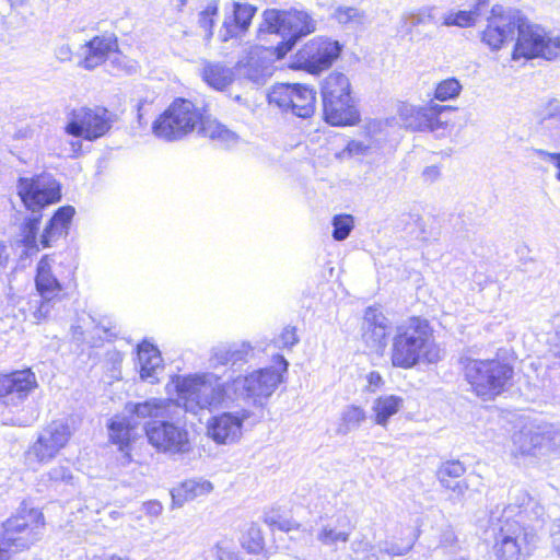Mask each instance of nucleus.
I'll list each match as a JSON object with an SVG mask.
<instances>
[{"mask_svg":"<svg viewBox=\"0 0 560 560\" xmlns=\"http://www.w3.org/2000/svg\"><path fill=\"white\" fill-rule=\"evenodd\" d=\"M37 295L39 300V307L34 313L36 318L45 317L49 312V303L55 299H61L63 287L60 282H35Z\"/></svg>","mask_w":560,"mask_h":560,"instance_id":"c9c22d12","label":"nucleus"},{"mask_svg":"<svg viewBox=\"0 0 560 560\" xmlns=\"http://www.w3.org/2000/svg\"><path fill=\"white\" fill-rule=\"evenodd\" d=\"M110 360L113 362V369H112V377L113 378H120V363H121V357L118 352H115L112 354Z\"/></svg>","mask_w":560,"mask_h":560,"instance_id":"69168bd1","label":"nucleus"},{"mask_svg":"<svg viewBox=\"0 0 560 560\" xmlns=\"http://www.w3.org/2000/svg\"><path fill=\"white\" fill-rule=\"evenodd\" d=\"M513 445L521 454H530L534 450L542 446L545 438L532 429L524 428L513 434Z\"/></svg>","mask_w":560,"mask_h":560,"instance_id":"e433bc0d","label":"nucleus"},{"mask_svg":"<svg viewBox=\"0 0 560 560\" xmlns=\"http://www.w3.org/2000/svg\"><path fill=\"white\" fill-rule=\"evenodd\" d=\"M350 549L362 560H378L377 546L364 535L355 537L350 544Z\"/></svg>","mask_w":560,"mask_h":560,"instance_id":"c03bdc74","label":"nucleus"},{"mask_svg":"<svg viewBox=\"0 0 560 560\" xmlns=\"http://www.w3.org/2000/svg\"><path fill=\"white\" fill-rule=\"evenodd\" d=\"M219 12V3L215 0L209 1L199 12L198 24L205 31V37L210 39L213 35L214 20Z\"/></svg>","mask_w":560,"mask_h":560,"instance_id":"79ce46f5","label":"nucleus"},{"mask_svg":"<svg viewBox=\"0 0 560 560\" xmlns=\"http://www.w3.org/2000/svg\"><path fill=\"white\" fill-rule=\"evenodd\" d=\"M330 18L338 25L348 31H357L366 22L363 10L351 5H337L332 9Z\"/></svg>","mask_w":560,"mask_h":560,"instance_id":"c756f323","label":"nucleus"},{"mask_svg":"<svg viewBox=\"0 0 560 560\" xmlns=\"http://www.w3.org/2000/svg\"><path fill=\"white\" fill-rule=\"evenodd\" d=\"M110 440L119 444L120 450L127 445L131 439L132 428L130 422L126 418H115L112 420L109 427Z\"/></svg>","mask_w":560,"mask_h":560,"instance_id":"58836bf2","label":"nucleus"},{"mask_svg":"<svg viewBox=\"0 0 560 560\" xmlns=\"http://www.w3.org/2000/svg\"><path fill=\"white\" fill-rule=\"evenodd\" d=\"M440 482L444 488L453 491L457 495H463L466 492V490L468 489V485L464 480L450 479V480H444V481H440Z\"/></svg>","mask_w":560,"mask_h":560,"instance_id":"13d9d810","label":"nucleus"},{"mask_svg":"<svg viewBox=\"0 0 560 560\" xmlns=\"http://www.w3.org/2000/svg\"><path fill=\"white\" fill-rule=\"evenodd\" d=\"M402 398L396 395H384L376 398L371 408L375 423L386 427L390 417L396 415L402 408Z\"/></svg>","mask_w":560,"mask_h":560,"instance_id":"7c9ffc66","label":"nucleus"},{"mask_svg":"<svg viewBox=\"0 0 560 560\" xmlns=\"http://www.w3.org/2000/svg\"><path fill=\"white\" fill-rule=\"evenodd\" d=\"M48 477L52 481L69 483L72 480V474L67 466H56L49 470Z\"/></svg>","mask_w":560,"mask_h":560,"instance_id":"5fc2aeb1","label":"nucleus"},{"mask_svg":"<svg viewBox=\"0 0 560 560\" xmlns=\"http://www.w3.org/2000/svg\"><path fill=\"white\" fill-rule=\"evenodd\" d=\"M201 122V114L194 103L177 98L153 122L152 131L160 139L175 141L192 132Z\"/></svg>","mask_w":560,"mask_h":560,"instance_id":"1a4fd4ad","label":"nucleus"},{"mask_svg":"<svg viewBox=\"0 0 560 560\" xmlns=\"http://www.w3.org/2000/svg\"><path fill=\"white\" fill-rule=\"evenodd\" d=\"M56 56L59 60H69L70 57H71V49L68 45H61L57 51H56Z\"/></svg>","mask_w":560,"mask_h":560,"instance_id":"774afa93","label":"nucleus"},{"mask_svg":"<svg viewBox=\"0 0 560 560\" xmlns=\"http://www.w3.org/2000/svg\"><path fill=\"white\" fill-rule=\"evenodd\" d=\"M354 529L350 517L346 514H339L324 520L316 529V540L328 548L337 550L340 545L350 541V536Z\"/></svg>","mask_w":560,"mask_h":560,"instance_id":"aec40b11","label":"nucleus"},{"mask_svg":"<svg viewBox=\"0 0 560 560\" xmlns=\"http://www.w3.org/2000/svg\"><path fill=\"white\" fill-rule=\"evenodd\" d=\"M365 380L368 383L366 389L369 392L374 393L384 386V380L380 372L377 371H371L370 373H368Z\"/></svg>","mask_w":560,"mask_h":560,"instance_id":"4d7b16f0","label":"nucleus"},{"mask_svg":"<svg viewBox=\"0 0 560 560\" xmlns=\"http://www.w3.org/2000/svg\"><path fill=\"white\" fill-rule=\"evenodd\" d=\"M409 544L399 545L393 540H384L377 544V553L387 555L389 557H399L406 555L410 550Z\"/></svg>","mask_w":560,"mask_h":560,"instance_id":"3c124183","label":"nucleus"},{"mask_svg":"<svg viewBox=\"0 0 560 560\" xmlns=\"http://www.w3.org/2000/svg\"><path fill=\"white\" fill-rule=\"evenodd\" d=\"M465 470V466L459 460H450L440 467L438 477L440 481L458 479L464 475Z\"/></svg>","mask_w":560,"mask_h":560,"instance_id":"09e8293b","label":"nucleus"},{"mask_svg":"<svg viewBox=\"0 0 560 560\" xmlns=\"http://www.w3.org/2000/svg\"><path fill=\"white\" fill-rule=\"evenodd\" d=\"M74 213L75 210L72 206L60 207L55 212L40 235L39 243L43 248L51 246L52 243L67 235Z\"/></svg>","mask_w":560,"mask_h":560,"instance_id":"a878e982","label":"nucleus"},{"mask_svg":"<svg viewBox=\"0 0 560 560\" xmlns=\"http://www.w3.org/2000/svg\"><path fill=\"white\" fill-rule=\"evenodd\" d=\"M435 8L434 7H424L419 9L417 12L410 14V24L411 26H417L420 24L428 23H436L434 15Z\"/></svg>","mask_w":560,"mask_h":560,"instance_id":"864d4df0","label":"nucleus"},{"mask_svg":"<svg viewBox=\"0 0 560 560\" xmlns=\"http://www.w3.org/2000/svg\"><path fill=\"white\" fill-rule=\"evenodd\" d=\"M463 364L465 378L472 392L485 400L493 399L504 392L513 376L512 366L495 359L466 358Z\"/></svg>","mask_w":560,"mask_h":560,"instance_id":"39448f33","label":"nucleus"},{"mask_svg":"<svg viewBox=\"0 0 560 560\" xmlns=\"http://www.w3.org/2000/svg\"><path fill=\"white\" fill-rule=\"evenodd\" d=\"M448 109L447 106L430 103L427 104L428 121L423 126V131H431L438 136H443L447 129V121L441 119L443 112Z\"/></svg>","mask_w":560,"mask_h":560,"instance_id":"4c0bfd02","label":"nucleus"},{"mask_svg":"<svg viewBox=\"0 0 560 560\" xmlns=\"http://www.w3.org/2000/svg\"><path fill=\"white\" fill-rule=\"evenodd\" d=\"M162 362L161 353L156 347L148 342L138 346V365L142 381L150 384L159 382L163 372Z\"/></svg>","mask_w":560,"mask_h":560,"instance_id":"393cba45","label":"nucleus"},{"mask_svg":"<svg viewBox=\"0 0 560 560\" xmlns=\"http://www.w3.org/2000/svg\"><path fill=\"white\" fill-rule=\"evenodd\" d=\"M79 55L82 58L79 65L86 70L97 68L107 58H112L110 62L117 65L118 70L129 72L133 68L127 66L126 57L118 54V42L114 34L94 36L80 47Z\"/></svg>","mask_w":560,"mask_h":560,"instance_id":"dca6fc26","label":"nucleus"},{"mask_svg":"<svg viewBox=\"0 0 560 560\" xmlns=\"http://www.w3.org/2000/svg\"><path fill=\"white\" fill-rule=\"evenodd\" d=\"M538 154L544 161L550 162L557 167L558 173L556 177L558 180H560V153H551L548 151L540 150L538 151Z\"/></svg>","mask_w":560,"mask_h":560,"instance_id":"bf43d9fd","label":"nucleus"},{"mask_svg":"<svg viewBox=\"0 0 560 560\" xmlns=\"http://www.w3.org/2000/svg\"><path fill=\"white\" fill-rule=\"evenodd\" d=\"M443 355L427 319L411 317L397 327L390 347L393 366L408 370L420 364H435Z\"/></svg>","mask_w":560,"mask_h":560,"instance_id":"f03ea898","label":"nucleus"},{"mask_svg":"<svg viewBox=\"0 0 560 560\" xmlns=\"http://www.w3.org/2000/svg\"><path fill=\"white\" fill-rule=\"evenodd\" d=\"M240 71L244 78L257 85H262L272 75L273 67L271 52L264 47L253 48L246 60L241 65Z\"/></svg>","mask_w":560,"mask_h":560,"instance_id":"412c9836","label":"nucleus"},{"mask_svg":"<svg viewBox=\"0 0 560 560\" xmlns=\"http://www.w3.org/2000/svg\"><path fill=\"white\" fill-rule=\"evenodd\" d=\"M541 124L546 129L560 136V103L557 100L550 101L541 113Z\"/></svg>","mask_w":560,"mask_h":560,"instance_id":"37998d69","label":"nucleus"},{"mask_svg":"<svg viewBox=\"0 0 560 560\" xmlns=\"http://www.w3.org/2000/svg\"><path fill=\"white\" fill-rule=\"evenodd\" d=\"M264 24L269 33L278 34L283 39L277 47L279 57H283L301 37L314 32L316 27L310 14L299 10H266Z\"/></svg>","mask_w":560,"mask_h":560,"instance_id":"6e6552de","label":"nucleus"},{"mask_svg":"<svg viewBox=\"0 0 560 560\" xmlns=\"http://www.w3.org/2000/svg\"><path fill=\"white\" fill-rule=\"evenodd\" d=\"M213 490V485L203 478L188 479L171 491L173 508H180L186 502L208 495Z\"/></svg>","mask_w":560,"mask_h":560,"instance_id":"cd10ccee","label":"nucleus"},{"mask_svg":"<svg viewBox=\"0 0 560 560\" xmlns=\"http://www.w3.org/2000/svg\"><path fill=\"white\" fill-rule=\"evenodd\" d=\"M230 364L232 366L248 362L254 357V349L247 342L229 343Z\"/></svg>","mask_w":560,"mask_h":560,"instance_id":"de8ad7c7","label":"nucleus"},{"mask_svg":"<svg viewBox=\"0 0 560 560\" xmlns=\"http://www.w3.org/2000/svg\"><path fill=\"white\" fill-rule=\"evenodd\" d=\"M214 549L217 560H238V557L234 551L221 545H217Z\"/></svg>","mask_w":560,"mask_h":560,"instance_id":"e2e57ef3","label":"nucleus"},{"mask_svg":"<svg viewBox=\"0 0 560 560\" xmlns=\"http://www.w3.org/2000/svg\"><path fill=\"white\" fill-rule=\"evenodd\" d=\"M520 22V11L505 9L500 4L493 5L486 27L480 32L481 43L491 51H499L504 44L514 39Z\"/></svg>","mask_w":560,"mask_h":560,"instance_id":"ddd939ff","label":"nucleus"},{"mask_svg":"<svg viewBox=\"0 0 560 560\" xmlns=\"http://www.w3.org/2000/svg\"><path fill=\"white\" fill-rule=\"evenodd\" d=\"M388 326V319L378 307L370 306L365 310L362 330L363 338L368 343L381 345L387 335Z\"/></svg>","mask_w":560,"mask_h":560,"instance_id":"bb28decb","label":"nucleus"},{"mask_svg":"<svg viewBox=\"0 0 560 560\" xmlns=\"http://www.w3.org/2000/svg\"><path fill=\"white\" fill-rule=\"evenodd\" d=\"M142 509L147 515L159 516L163 511V505L155 500L147 501L143 503Z\"/></svg>","mask_w":560,"mask_h":560,"instance_id":"052dcab7","label":"nucleus"},{"mask_svg":"<svg viewBox=\"0 0 560 560\" xmlns=\"http://www.w3.org/2000/svg\"><path fill=\"white\" fill-rule=\"evenodd\" d=\"M474 11L460 10L444 14L442 24L445 26L470 27L475 25Z\"/></svg>","mask_w":560,"mask_h":560,"instance_id":"49530a36","label":"nucleus"},{"mask_svg":"<svg viewBox=\"0 0 560 560\" xmlns=\"http://www.w3.org/2000/svg\"><path fill=\"white\" fill-rule=\"evenodd\" d=\"M249 411H224L211 417L207 422V435L218 445H232L243 435V423Z\"/></svg>","mask_w":560,"mask_h":560,"instance_id":"f3484780","label":"nucleus"},{"mask_svg":"<svg viewBox=\"0 0 560 560\" xmlns=\"http://www.w3.org/2000/svg\"><path fill=\"white\" fill-rule=\"evenodd\" d=\"M340 52L341 45L339 42L317 37L310 40L295 54L292 68L317 74L328 69Z\"/></svg>","mask_w":560,"mask_h":560,"instance_id":"2eb2a0df","label":"nucleus"},{"mask_svg":"<svg viewBox=\"0 0 560 560\" xmlns=\"http://www.w3.org/2000/svg\"><path fill=\"white\" fill-rule=\"evenodd\" d=\"M422 176L425 182H434L440 177V168L435 165L428 166L423 170Z\"/></svg>","mask_w":560,"mask_h":560,"instance_id":"0e129e2a","label":"nucleus"},{"mask_svg":"<svg viewBox=\"0 0 560 560\" xmlns=\"http://www.w3.org/2000/svg\"><path fill=\"white\" fill-rule=\"evenodd\" d=\"M462 90L463 86L457 79L448 78L436 84L434 98L440 102L452 101L459 96Z\"/></svg>","mask_w":560,"mask_h":560,"instance_id":"ea45409f","label":"nucleus"},{"mask_svg":"<svg viewBox=\"0 0 560 560\" xmlns=\"http://www.w3.org/2000/svg\"><path fill=\"white\" fill-rule=\"evenodd\" d=\"M555 551L560 557V521L555 525L551 533Z\"/></svg>","mask_w":560,"mask_h":560,"instance_id":"338daca9","label":"nucleus"},{"mask_svg":"<svg viewBox=\"0 0 560 560\" xmlns=\"http://www.w3.org/2000/svg\"><path fill=\"white\" fill-rule=\"evenodd\" d=\"M71 435L72 431L65 420L51 421L26 451V463L32 466L50 462L67 445Z\"/></svg>","mask_w":560,"mask_h":560,"instance_id":"f8f14e48","label":"nucleus"},{"mask_svg":"<svg viewBox=\"0 0 560 560\" xmlns=\"http://www.w3.org/2000/svg\"><path fill=\"white\" fill-rule=\"evenodd\" d=\"M173 419L149 421L144 429L149 443L159 452L168 455H184L191 450L189 432L185 423L175 416Z\"/></svg>","mask_w":560,"mask_h":560,"instance_id":"9d476101","label":"nucleus"},{"mask_svg":"<svg viewBox=\"0 0 560 560\" xmlns=\"http://www.w3.org/2000/svg\"><path fill=\"white\" fill-rule=\"evenodd\" d=\"M18 195L24 207L32 212L22 225V242L25 247L38 248L37 231L42 219L40 211L61 199L60 184L48 174L21 177L16 185Z\"/></svg>","mask_w":560,"mask_h":560,"instance_id":"7ed1b4c3","label":"nucleus"},{"mask_svg":"<svg viewBox=\"0 0 560 560\" xmlns=\"http://www.w3.org/2000/svg\"><path fill=\"white\" fill-rule=\"evenodd\" d=\"M50 264L48 258H43L37 266V276L35 280H49Z\"/></svg>","mask_w":560,"mask_h":560,"instance_id":"680f3d73","label":"nucleus"},{"mask_svg":"<svg viewBox=\"0 0 560 560\" xmlns=\"http://www.w3.org/2000/svg\"><path fill=\"white\" fill-rule=\"evenodd\" d=\"M351 95L349 79L340 72H331L323 82V101Z\"/></svg>","mask_w":560,"mask_h":560,"instance_id":"f704fd0d","label":"nucleus"},{"mask_svg":"<svg viewBox=\"0 0 560 560\" xmlns=\"http://www.w3.org/2000/svg\"><path fill=\"white\" fill-rule=\"evenodd\" d=\"M516 32L517 37L512 51L513 60L521 58L555 60L560 57V34L530 23L522 13Z\"/></svg>","mask_w":560,"mask_h":560,"instance_id":"423d86ee","label":"nucleus"},{"mask_svg":"<svg viewBox=\"0 0 560 560\" xmlns=\"http://www.w3.org/2000/svg\"><path fill=\"white\" fill-rule=\"evenodd\" d=\"M230 346L222 343L213 347L209 357V365L212 369H218L223 365L230 364Z\"/></svg>","mask_w":560,"mask_h":560,"instance_id":"8fccbe9b","label":"nucleus"},{"mask_svg":"<svg viewBox=\"0 0 560 560\" xmlns=\"http://www.w3.org/2000/svg\"><path fill=\"white\" fill-rule=\"evenodd\" d=\"M493 512H498L497 515L502 520L509 517L526 524V521H538L544 514V508L525 490L514 488L510 493L509 504L502 511L497 508Z\"/></svg>","mask_w":560,"mask_h":560,"instance_id":"6ab92c4d","label":"nucleus"},{"mask_svg":"<svg viewBox=\"0 0 560 560\" xmlns=\"http://www.w3.org/2000/svg\"><path fill=\"white\" fill-rule=\"evenodd\" d=\"M112 118L104 107H80L73 109L65 127L68 135L89 141L105 136L112 128Z\"/></svg>","mask_w":560,"mask_h":560,"instance_id":"4468645a","label":"nucleus"},{"mask_svg":"<svg viewBox=\"0 0 560 560\" xmlns=\"http://www.w3.org/2000/svg\"><path fill=\"white\" fill-rule=\"evenodd\" d=\"M244 549L250 553L259 552L264 547V538L258 526L250 525L241 538Z\"/></svg>","mask_w":560,"mask_h":560,"instance_id":"a18cd8bd","label":"nucleus"},{"mask_svg":"<svg viewBox=\"0 0 560 560\" xmlns=\"http://www.w3.org/2000/svg\"><path fill=\"white\" fill-rule=\"evenodd\" d=\"M255 12L256 8L253 5L238 2H233L230 9L226 8L220 34L222 40L226 42L244 34L248 30Z\"/></svg>","mask_w":560,"mask_h":560,"instance_id":"4be33fe9","label":"nucleus"},{"mask_svg":"<svg viewBox=\"0 0 560 560\" xmlns=\"http://www.w3.org/2000/svg\"><path fill=\"white\" fill-rule=\"evenodd\" d=\"M43 525V514L35 509H21L8 518L0 534V560H10L11 551L30 548L38 540V528Z\"/></svg>","mask_w":560,"mask_h":560,"instance_id":"0eeeda50","label":"nucleus"},{"mask_svg":"<svg viewBox=\"0 0 560 560\" xmlns=\"http://www.w3.org/2000/svg\"><path fill=\"white\" fill-rule=\"evenodd\" d=\"M369 144L362 141L351 140L348 142L342 155L348 154L349 156L363 155L369 150Z\"/></svg>","mask_w":560,"mask_h":560,"instance_id":"6e6d98bb","label":"nucleus"},{"mask_svg":"<svg viewBox=\"0 0 560 560\" xmlns=\"http://www.w3.org/2000/svg\"><path fill=\"white\" fill-rule=\"evenodd\" d=\"M268 102L283 113L308 118L315 112L316 92L303 84L281 83L270 90Z\"/></svg>","mask_w":560,"mask_h":560,"instance_id":"9b49d317","label":"nucleus"},{"mask_svg":"<svg viewBox=\"0 0 560 560\" xmlns=\"http://www.w3.org/2000/svg\"><path fill=\"white\" fill-rule=\"evenodd\" d=\"M299 342L296 328L293 326H287L282 329L281 334L275 339V343L278 348L291 349Z\"/></svg>","mask_w":560,"mask_h":560,"instance_id":"603ef678","label":"nucleus"},{"mask_svg":"<svg viewBox=\"0 0 560 560\" xmlns=\"http://www.w3.org/2000/svg\"><path fill=\"white\" fill-rule=\"evenodd\" d=\"M323 105L325 119L332 126H351L359 120L351 95L323 101Z\"/></svg>","mask_w":560,"mask_h":560,"instance_id":"b1692460","label":"nucleus"},{"mask_svg":"<svg viewBox=\"0 0 560 560\" xmlns=\"http://www.w3.org/2000/svg\"><path fill=\"white\" fill-rule=\"evenodd\" d=\"M175 390L178 395L176 388ZM179 407L185 408L184 405L179 402L178 397L176 398V401L163 398H150L142 402L128 404L126 409L138 418H154L155 420H161L175 419V413ZM184 410L188 412L186 409Z\"/></svg>","mask_w":560,"mask_h":560,"instance_id":"5701e85b","label":"nucleus"},{"mask_svg":"<svg viewBox=\"0 0 560 560\" xmlns=\"http://www.w3.org/2000/svg\"><path fill=\"white\" fill-rule=\"evenodd\" d=\"M368 419L366 411L357 405H348L340 412L336 429L338 435H347L358 430Z\"/></svg>","mask_w":560,"mask_h":560,"instance_id":"473e14b6","label":"nucleus"},{"mask_svg":"<svg viewBox=\"0 0 560 560\" xmlns=\"http://www.w3.org/2000/svg\"><path fill=\"white\" fill-rule=\"evenodd\" d=\"M36 386V376L31 370L0 375V398L7 406H18Z\"/></svg>","mask_w":560,"mask_h":560,"instance_id":"a211bd4d","label":"nucleus"},{"mask_svg":"<svg viewBox=\"0 0 560 560\" xmlns=\"http://www.w3.org/2000/svg\"><path fill=\"white\" fill-rule=\"evenodd\" d=\"M497 514L491 512L489 522L495 533L493 550L498 560H521L527 557L536 544L535 527L509 517L502 520Z\"/></svg>","mask_w":560,"mask_h":560,"instance_id":"20e7f679","label":"nucleus"},{"mask_svg":"<svg viewBox=\"0 0 560 560\" xmlns=\"http://www.w3.org/2000/svg\"><path fill=\"white\" fill-rule=\"evenodd\" d=\"M202 133L218 144L231 148L238 143V135L217 119L207 118L201 122Z\"/></svg>","mask_w":560,"mask_h":560,"instance_id":"c85d7f7f","label":"nucleus"},{"mask_svg":"<svg viewBox=\"0 0 560 560\" xmlns=\"http://www.w3.org/2000/svg\"><path fill=\"white\" fill-rule=\"evenodd\" d=\"M202 79L209 86L222 91L233 82L234 72L221 63H207L202 69Z\"/></svg>","mask_w":560,"mask_h":560,"instance_id":"72a5a7b5","label":"nucleus"},{"mask_svg":"<svg viewBox=\"0 0 560 560\" xmlns=\"http://www.w3.org/2000/svg\"><path fill=\"white\" fill-rule=\"evenodd\" d=\"M427 105L416 106L408 103H401L397 108V116L400 126L411 131H423V126L428 121L425 112Z\"/></svg>","mask_w":560,"mask_h":560,"instance_id":"2f4dec72","label":"nucleus"},{"mask_svg":"<svg viewBox=\"0 0 560 560\" xmlns=\"http://www.w3.org/2000/svg\"><path fill=\"white\" fill-rule=\"evenodd\" d=\"M276 359L277 368L258 369L245 376L229 377L225 382H221V377L212 372H202L176 375L173 384L179 402L192 415L205 409L230 408L240 399L262 407L288 370V361L282 355Z\"/></svg>","mask_w":560,"mask_h":560,"instance_id":"f257e3e1","label":"nucleus"},{"mask_svg":"<svg viewBox=\"0 0 560 560\" xmlns=\"http://www.w3.org/2000/svg\"><path fill=\"white\" fill-rule=\"evenodd\" d=\"M332 238L335 241H345L354 229V218L351 214L340 213L331 219Z\"/></svg>","mask_w":560,"mask_h":560,"instance_id":"a19ab883","label":"nucleus"}]
</instances>
